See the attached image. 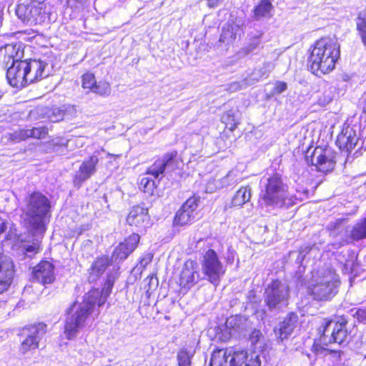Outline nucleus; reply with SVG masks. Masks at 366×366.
I'll return each instance as SVG.
<instances>
[{"label":"nucleus","instance_id":"obj_30","mask_svg":"<svg viewBox=\"0 0 366 366\" xmlns=\"http://www.w3.org/2000/svg\"><path fill=\"white\" fill-rule=\"evenodd\" d=\"M350 237L355 241L366 238V218L358 221L350 230Z\"/></svg>","mask_w":366,"mask_h":366},{"label":"nucleus","instance_id":"obj_20","mask_svg":"<svg viewBox=\"0 0 366 366\" xmlns=\"http://www.w3.org/2000/svg\"><path fill=\"white\" fill-rule=\"evenodd\" d=\"M140 237L138 234L133 233L123 242L115 247L112 255V259L114 262H122L135 249L139 242Z\"/></svg>","mask_w":366,"mask_h":366},{"label":"nucleus","instance_id":"obj_11","mask_svg":"<svg viewBox=\"0 0 366 366\" xmlns=\"http://www.w3.org/2000/svg\"><path fill=\"white\" fill-rule=\"evenodd\" d=\"M307 161L315 166L318 171L329 172L335 167V154L330 148L317 147L314 149L310 157H307Z\"/></svg>","mask_w":366,"mask_h":366},{"label":"nucleus","instance_id":"obj_14","mask_svg":"<svg viewBox=\"0 0 366 366\" xmlns=\"http://www.w3.org/2000/svg\"><path fill=\"white\" fill-rule=\"evenodd\" d=\"M28 84L36 82L45 77L49 74L46 71L47 64L39 59H26L23 61Z\"/></svg>","mask_w":366,"mask_h":366},{"label":"nucleus","instance_id":"obj_18","mask_svg":"<svg viewBox=\"0 0 366 366\" xmlns=\"http://www.w3.org/2000/svg\"><path fill=\"white\" fill-rule=\"evenodd\" d=\"M99 152H94L87 159L81 164L79 170L74 176V184L81 185L82 182L89 179L97 171V165L99 162Z\"/></svg>","mask_w":366,"mask_h":366},{"label":"nucleus","instance_id":"obj_28","mask_svg":"<svg viewBox=\"0 0 366 366\" xmlns=\"http://www.w3.org/2000/svg\"><path fill=\"white\" fill-rule=\"evenodd\" d=\"M225 326L231 336L241 334L244 330L242 317L237 316L227 319Z\"/></svg>","mask_w":366,"mask_h":366},{"label":"nucleus","instance_id":"obj_17","mask_svg":"<svg viewBox=\"0 0 366 366\" xmlns=\"http://www.w3.org/2000/svg\"><path fill=\"white\" fill-rule=\"evenodd\" d=\"M198 201L197 197H192L183 204L175 215L174 224L176 225L183 226L195 219V210L198 206Z\"/></svg>","mask_w":366,"mask_h":366},{"label":"nucleus","instance_id":"obj_5","mask_svg":"<svg viewBox=\"0 0 366 366\" xmlns=\"http://www.w3.org/2000/svg\"><path fill=\"white\" fill-rule=\"evenodd\" d=\"M339 283L338 275L333 269L322 268L312 274L308 291L315 300H330L337 293Z\"/></svg>","mask_w":366,"mask_h":366},{"label":"nucleus","instance_id":"obj_7","mask_svg":"<svg viewBox=\"0 0 366 366\" xmlns=\"http://www.w3.org/2000/svg\"><path fill=\"white\" fill-rule=\"evenodd\" d=\"M51 8L44 1L24 0L17 5L16 14L24 22L40 24L49 17Z\"/></svg>","mask_w":366,"mask_h":366},{"label":"nucleus","instance_id":"obj_6","mask_svg":"<svg viewBox=\"0 0 366 366\" xmlns=\"http://www.w3.org/2000/svg\"><path fill=\"white\" fill-rule=\"evenodd\" d=\"M257 352L249 354L246 350L234 351L232 348L219 349L213 352L211 366H260Z\"/></svg>","mask_w":366,"mask_h":366},{"label":"nucleus","instance_id":"obj_44","mask_svg":"<svg viewBox=\"0 0 366 366\" xmlns=\"http://www.w3.org/2000/svg\"><path fill=\"white\" fill-rule=\"evenodd\" d=\"M39 241L37 239L31 244H26L24 246L26 254L29 257L31 254L37 253L39 251Z\"/></svg>","mask_w":366,"mask_h":366},{"label":"nucleus","instance_id":"obj_13","mask_svg":"<svg viewBox=\"0 0 366 366\" xmlns=\"http://www.w3.org/2000/svg\"><path fill=\"white\" fill-rule=\"evenodd\" d=\"M177 152L176 151L164 154L161 159L156 161L148 168L147 173L156 179L162 178L165 171H173L177 168Z\"/></svg>","mask_w":366,"mask_h":366},{"label":"nucleus","instance_id":"obj_43","mask_svg":"<svg viewBox=\"0 0 366 366\" xmlns=\"http://www.w3.org/2000/svg\"><path fill=\"white\" fill-rule=\"evenodd\" d=\"M87 0H66V4L74 11H80L84 8Z\"/></svg>","mask_w":366,"mask_h":366},{"label":"nucleus","instance_id":"obj_37","mask_svg":"<svg viewBox=\"0 0 366 366\" xmlns=\"http://www.w3.org/2000/svg\"><path fill=\"white\" fill-rule=\"evenodd\" d=\"M117 277V273H112L107 276V280L102 290V295L108 297L110 295Z\"/></svg>","mask_w":366,"mask_h":366},{"label":"nucleus","instance_id":"obj_2","mask_svg":"<svg viewBox=\"0 0 366 366\" xmlns=\"http://www.w3.org/2000/svg\"><path fill=\"white\" fill-rule=\"evenodd\" d=\"M107 297L102 295V292L94 290L86 295L82 302L73 303L67 310L64 322V333L67 339L71 340L77 335L95 305L99 307L103 305Z\"/></svg>","mask_w":366,"mask_h":366},{"label":"nucleus","instance_id":"obj_21","mask_svg":"<svg viewBox=\"0 0 366 366\" xmlns=\"http://www.w3.org/2000/svg\"><path fill=\"white\" fill-rule=\"evenodd\" d=\"M24 65L23 61H16L8 68L6 79L11 86L20 89L28 85Z\"/></svg>","mask_w":366,"mask_h":366},{"label":"nucleus","instance_id":"obj_24","mask_svg":"<svg viewBox=\"0 0 366 366\" xmlns=\"http://www.w3.org/2000/svg\"><path fill=\"white\" fill-rule=\"evenodd\" d=\"M0 54H4L3 61L6 64H9L10 61H11V64L20 61L24 57V45L21 42H17L1 46Z\"/></svg>","mask_w":366,"mask_h":366},{"label":"nucleus","instance_id":"obj_39","mask_svg":"<svg viewBox=\"0 0 366 366\" xmlns=\"http://www.w3.org/2000/svg\"><path fill=\"white\" fill-rule=\"evenodd\" d=\"M81 81L82 86L84 89H89L91 91H92L93 88L94 87L97 83L94 74L89 72H87L82 75Z\"/></svg>","mask_w":366,"mask_h":366},{"label":"nucleus","instance_id":"obj_40","mask_svg":"<svg viewBox=\"0 0 366 366\" xmlns=\"http://www.w3.org/2000/svg\"><path fill=\"white\" fill-rule=\"evenodd\" d=\"M140 187L146 193L152 194L156 187L155 182L148 177H143L140 181Z\"/></svg>","mask_w":366,"mask_h":366},{"label":"nucleus","instance_id":"obj_8","mask_svg":"<svg viewBox=\"0 0 366 366\" xmlns=\"http://www.w3.org/2000/svg\"><path fill=\"white\" fill-rule=\"evenodd\" d=\"M289 288L279 280L272 281L265 289L264 302L270 312H279L287 305Z\"/></svg>","mask_w":366,"mask_h":366},{"label":"nucleus","instance_id":"obj_41","mask_svg":"<svg viewBox=\"0 0 366 366\" xmlns=\"http://www.w3.org/2000/svg\"><path fill=\"white\" fill-rule=\"evenodd\" d=\"M29 137L36 139H42L47 135V129L44 127H34L28 129Z\"/></svg>","mask_w":366,"mask_h":366},{"label":"nucleus","instance_id":"obj_1","mask_svg":"<svg viewBox=\"0 0 366 366\" xmlns=\"http://www.w3.org/2000/svg\"><path fill=\"white\" fill-rule=\"evenodd\" d=\"M340 55V46L335 37L325 36L316 41L310 49L307 66L316 74L332 71Z\"/></svg>","mask_w":366,"mask_h":366},{"label":"nucleus","instance_id":"obj_27","mask_svg":"<svg viewBox=\"0 0 366 366\" xmlns=\"http://www.w3.org/2000/svg\"><path fill=\"white\" fill-rule=\"evenodd\" d=\"M274 6L271 0H261L254 9V19L259 21L262 19L270 18Z\"/></svg>","mask_w":366,"mask_h":366},{"label":"nucleus","instance_id":"obj_4","mask_svg":"<svg viewBox=\"0 0 366 366\" xmlns=\"http://www.w3.org/2000/svg\"><path fill=\"white\" fill-rule=\"evenodd\" d=\"M50 207L49 199L39 192H31L25 197L22 207L24 221L34 234L42 236L45 232L46 219Z\"/></svg>","mask_w":366,"mask_h":366},{"label":"nucleus","instance_id":"obj_19","mask_svg":"<svg viewBox=\"0 0 366 366\" xmlns=\"http://www.w3.org/2000/svg\"><path fill=\"white\" fill-rule=\"evenodd\" d=\"M54 266L49 261H41L33 268L31 279L43 285L51 284L55 280Z\"/></svg>","mask_w":366,"mask_h":366},{"label":"nucleus","instance_id":"obj_52","mask_svg":"<svg viewBox=\"0 0 366 366\" xmlns=\"http://www.w3.org/2000/svg\"><path fill=\"white\" fill-rule=\"evenodd\" d=\"M152 259V256L149 254L142 258L140 263L142 266H147Z\"/></svg>","mask_w":366,"mask_h":366},{"label":"nucleus","instance_id":"obj_34","mask_svg":"<svg viewBox=\"0 0 366 366\" xmlns=\"http://www.w3.org/2000/svg\"><path fill=\"white\" fill-rule=\"evenodd\" d=\"M274 64L272 62H265L261 68L255 70L254 72V79L258 81L262 78H267L270 72L274 69Z\"/></svg>","mask_w":366,"mask_h":366},{"label":"nucleus","instance_id":"obj_50","mask_svg":"<svg viewBox=\"0 0 366 366\" xmlns=\"http://www.w3.org/2000/svg\"><path fill=\"white\" fill-rule=\"evenodd\" d=\"M262 336V333L259 330H254L250 335V341L252 345H254L259 340V338Z\"/></svg>","mask_w":366,"mask_h":366},{"label":"nucleus","instance_id":"obj_56","mask_svg":"<svg viewBox=\"0 0 366 366\" xmlns=\"http://www.w3.org/2000/svg\"><path fill=\"white\" fill-rule=\"evenodd\" d=\"M363 110L366 113V97L364 99Z\"/></svg>","mask_w":366,"mask_h":366},{"label":"nucleus","instance_id":"obj_31","mask_svg":"<svg viewBox=\"0 0 366 366\" xmlns=\"http://www.w3.org/2000/svg\"><path fill=\"white\" fill-rule=\"evenodd\" d=\"M355 24L357 34L360 37L363 45L366 46V14L359 12L355 19Z\"/></svg>","mask_w":366,"mask_h":366},{"label":"nucleus","instance_id":"obj_51","mask_svg":"<svg viewBox=\"0 0 366 366\" xmlns=\"http://www.w3.org/2000/svg\"><path fill=\"white\" fill-rule=\"evenodd\" d=\"M241 88H242V86L240 85V84L239 82H232L229 85L227 90L231 92H236L237 90L241 89Z\"/></svg>","mask_w":366,"mask_h":366},{"label":"nucleus","instance_id":"obj_23","mask_svg":"<svg viewBox=\"0 0 366 366\" xmlns=\"http://www.w3.org/2000/svg\"><path fill=\"white\" fill-rule=\"evenodd\" d=\"M13 263L10 258L0 255V294L6 291L11 282Z\"/></svg>","mask_w":366,"mask_h":366},{"label":"nucleus","instance_id":"obj_49","mask_svg":"<svg viewBox=\"0 0 366 366\" xmlns=\"http://www.w3.org/2000/svg\"><path fill=\"white\" fill-rule=\"evenodd\" d=\"M312 247L309 246H303L301 247L299 251V255L297 257V260H303L305 255L311 250Z\"/></svg>","mask_w":366,"mask_h":366},{"label":"nucleus","instance_id":"obj_46","mask_svg":"<svg viewBox=\"0 0 366 366\" xmlns=\"http://www.w3.org/2000/svg\"><path fill=\"white\" fill-rule=\"evenodd\" d=\"M287 89V84L284 81H277L274 88V94H280Z\"/></svg>","mask_w":366,"mask_h":366},{"label":"nucleus","instance_id":"obj_12","mask_svg":"<svg viewBox=\"0 0 366 366\" xmlns=\"http://www.w3.org/2000/svg\"><path fill=\"white\" fill-rule=\"evenodd\" d=\"M46 331V325L40 322L24 328L22 335L25 339L22 341L20 352L22 354L39 347L40 340L44 337Z\"/></svg>","mask_w":366,"mask_h":366},{"label":"nucleus","instance_id":"obj_54","mask_svg":"<svg viewBox=\"0 0 366 366\" xmlns=\"http://www.w3.org/2000/svg\"><path fill=\"white\" fill-rule=\"evenodd\" d=\"M6 229V223L2 220L0 219V234L3 233Z\"/></svg>","mask_w":366,"mask_h":366},{"label":"nucleus","instance_id":"obj_15","mask_svg":"<svg viewBox=\"0 0 366 366\" xmlns=\"http://www.w3.org/2000/svg\"><path fill=\"white\" fill-rule=\"evenodd\" d=\"M127 222L139 232L144 231L151 224L148 209L139 205L133 207L127 217Z\"/></svg>","mask_w":366,"mask_h":366},{"label":"nucleus","instance_id":"obj_55","mask_svg":"<svg viewBox=\"0 0 366 366\" xmlns=\"http://www.w3.org/2000/svg\"><path fill=\"white\" fill-rule=\"evenodd\" d=\"M3 8L0 6V25L1 24L2 19H3Z\"/></svg>","mask_w":366,"mask_h":366},{"label":"nucleus","instance_id":"obj_35","mask_svg":"<svg viewBox=\"0 0 366 366\" xmlns=\"http://www.w3.org/2000/svg\"><path fill=\"white\" fill-rule=\"evenodd\" d=\"M262 34L252 36L248 44L242 49L245 54L255 51L260 46Z\"/></svg>","mask_w":366,"mask_h":366},{"label":"nucleus","instance_id":"obj_32","mask_svg":"<svg viewBox=\"0 0 366 366\" xmlns=\"http://www.w3.org/2000/svg\"><path fill=\"white\" fill-rule=\"evenodd\" d=\"M237 112L233 110L227 111L222 117V122L225 124L226 127L230 131H234L239 124V120L237 117Z\"/></svg>","mask_w":366,"mask_h":366},{"label":"nucleus","instance_id":"obj_47","mask_svg":"<svg viewBox=\"0 0 366 366\" xmlns=\"http://www.w3.org/2000/svg\"><path fill=\"white\" fill-rule=\"evenodd\" d=\"M341 223L342 221H337L336 222H331L328 224L327 227L330 230L331 235H336V231H339L340 229Z\"/></svg>","mask_w":366,"mask_h":366},{"label":"nucleus","instance_id":"obj_48","mask_svg":"<svg viewBox=\"0 0 366 366\" xmlns=\"http://www.w3.org/2000/svg\"><path fill=\"white\" fill-rule=\"evenodd\" d=\"M353 316L356 317L359 322H365L366 321V310L363 309H358L356 310Z\"/></svg>","mask_w":366,"mask_h":366},{"label":"nucleus","instance_id":"obj_22","mask_svg":"<svg viewBox=\"0 0 366 366\" xmlns=\"http://www.w3.org/2000/svg\"><path fill=\"white\" fill-rule=\"evenodd\" d=\"M198 265L192 259L187 260L181 272L179 284L182 287L190 288L199 280Z\"/></svg>","mask_w":366,"mask_h":366},{"label":"nucleus","instance_id":"obj_25","mask_svg":"<svg viewBox=\"0 0 366 366\" xmlns=\"http://www.w3.org/2000/svg\"><path fill=\"white\" fill-rule=\"evenodd\" d=\"M357 141L355 131L352 127H347L338 134L336 144L341 150L350 152L355 148Z\"/></svg>","mask_w":366,"mask_h":366},{"label":"nucleus","instance_id":"obj_10","mask_svg":"<svg viewBox=\"0 0 366 366\" xmlns=\"http://www.w3.org/2000/svg\"><path fill=\"white\" fill-rule=\"evenodd\" d=\"M202 266L207 280L212 284L217 285L225 273V268L214 249H209L204 253Z\"/></svg>","mask_w":366,"mask_h":366},{"label":"nucleus","instance_id":"obj_38","mask_svg":"<svg viewBox=\"0 0 366 366\" xmlns=\"http://www.w3.org/2000/svg\"><path fill=\"white\" fill-rule=\"evenodd\" d=\"M192 355L187 349L182 348L179 350L177 360L179 366H190Z\"/></svg>","mask_w":366,"mask_h":366},{"label":"nucleus","instance_id":"obj_29","mask_svg":"<svg viewBox=\"0 0 366 366\" xmlns=\"http://www.w3.org/2000/svg\"><path fill=\"white\" fill-rule=\"evenodd\" d=\"M251 197V189L249 187H242L234 194L232 199L233 207H240L247 202Z\"/></svg>","mask_w":366,"mask_h":366},{"label":"nucleus","instance_id":"obj_33","mask_svg":"<svg viewBox=\"0 0 366 366\" xmlns=\"http://www.w3.org/2000/svg\"><path fill=\"white\" fill-rule=\"evenodd\" d=\"M109 264V259L107 257H101L97 259L92 264V274L97 277L101 275L106 270Z\"/></svg>","mask_w":366,"mask_h":366},{"label":"nucleus","instance_id":"obj_3","mask_svg":"<svg viewBox=\"0 0 366 366\" xmlns=\"http://www.w3.org/2000/svg\"><path fill=\"white\" fill-rule=\"evenodd\" d=\"M261 204L267 207H290L297 199L290 194L288 186L277 173L264 175L260 182Z\"/></svg>","mask_w":366,"mask_h":366},{"label":"nucleus","instance_id":"obj_16","mask_svg":"<svg viewBox=\"0 0 366 366\" xmlns=\"http://www.w3.org/2000/svg\"><path fill=\"white\" fill-rule=\"evenodd\" d=\"M244 24V22L241 18L236 17L229 19L222 29L219 42L226 45L232 44L237 36H240L242 27Z\"/></svg>","mask_w":366,"mask_h":366},{"label":"nucleus","instance_id":"obj_42","mask_svg":"<svg viewBox=\"0 0 366 366\" xmlns=\"http://www.w3.org/2000/svg\"><path fill=\"white\" fill-rule=\"evenodd\" d=\"M29 138L28 129H19L10 134V139L11 141L19 142Z\"/></svg>","mask_w":366,"mask_h":366},{"label":"nucleus","instance_id":"obj_9","mask_svg":"<svg viewBox=\"0 0 366 366\" xmlns=\"http://www.w3.org/2000/svg\"><path fill=\"white\" fill-rule=\"evenodd\" d=\"M347 322L345 319H342L339 322L327 321L322 327V330H319L321 343L325 345L331 343H337L341 345L347 342Z\"/></svg>","mask_w":366,"mask_h":366},{"label":"nucleus","instance_id":"obj_53","mask_svg":"<svg viewBox=\"0 0 366 366\" xmlns=\"http://www.w3.org/2000/svg\"><path fill=\"white\" fill-rule=\"evenodd\" d=\"M222 0H207V4L209 8H215L219 5Z\"/></svg>","mask_w":366,"mask_h":366},{"label":"nucleus","instance_id":"obj_45","mask_svg":"<svg viewBox=\"0 0 366 366\" xmlns=\"http://www.w3.org/2000/svg\"><path fill=\"white\" fill-rule=\"evenodd\" d=\"M312 350L317 355H326L327 354V352H332L333 351L332 350H328V349H326L325 347H323L322 346H321V345L320 344H316L315 343L313 345H312Z\"/></svg>","mask_w":366,"mask_h":366},{"label":"nucleus","instance_id":"obj_26","mask_svg":"<svg viewBox=\"0 0 366 366\" xmlns=\"http://www.w3.org/2000/svg\"><path fill=\"white\" fill-rule=\"evenodd\" d=\"M298 317L293 312L289 313L284 320L280 323L279 328L274 330L276 335L282 341L292 333L296 324L297 322Z\"/></svg>","mask_w":366,"mask_h":366},{"label":"nucleus","instance_id":"obj_36","mask_svg":"<svg viewBox=\"0 0 366 366\" xmlns=\"http://www.w3.org/2000/svg\"><path fill=\"white\" fill-rule=\"evenodd\" d=\"M92 92L100 96L107 97L111 94V86L107 81L97 82Z\"/></svg>","mask_w":366,"mask_h":366}]
</instances>
